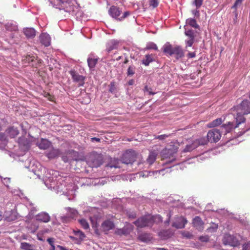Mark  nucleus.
<instances>
[{
	"mask_svg": "<svg viewBox=\"0 0 250 250\" xmlns=\"http://www.w3.org/2000/svg\"><path fill=\"white\" fill-rule=\"evenodd\" d=\"M234 110L236 112L235 119L237 125L245 122V115L250 113V102L247 100H243L241 103L234 107Z\"/></svg>",
	"mask_w": 250,
	"mask_h": 250,
	"instance_id": "nucleus-1",
	"label": "nucleus"
},
{
	"mask_svg": "<svg viewBox=\"0 0 250 250\" xmlns=\"http://www.w3.org/2000/svg\"><path fill=\"white\" fill-rule=\"evenodd\" d=\"M157 218L160 219L162 221L161 217L159 215L156 216L146 215L139 218L137 220L134 221L133 223L137 227L142 228L151 226Z\"/></svg>",
	"mask_w": 250,
	"mask_h": 250,
	"instance_id": "nucleus-2",
	"label": "nucleus"
},
{
	"mask_svg": "<svg viewBox=\"0 0 250 250\" xmlns=\"http://www.w3.org/2000/svg\"><path fill=\"white\" fill-rule=\"evenodd\" d=\"M163 51L170 56L174 55L176 59L181 58L184 56V51L181 46H173L169 43H167L163 46Z\"/></svg>",
	"mask_w": 250,
	"mask_h": 250,
	"instance_id": "nucleus-3",
	"label": "nucleus"
},
{
	"mask_svg": "<svg viewBox=\"0 0 250 250\" xmlns=\"http://www.w3.org/2000/svg\"><path fill=\"white\" fill-rule=\"evenodd\" d=\"M92 227L94 228L95 233L97 235H100L102 232H104L105 234H107L109 230L114 229L115 225L112 221L110 219H107L102 223L100 230L97 228L96 225L95 226L93 225Z\"/></svg>",
	"mask_w": 250,
	"mask_h": 250,
	"instance_id": "nucleus-4",
	"label": "nucleus"
},
{
	"mask_svg": "<svg viewBox=\"0 0 250 250\" xmlns=\"http://www.w3.org/2000/svg\"><path fill=\"white\" fill-rule=\"evenodd\" d=\"M86 162L89 167H97L103 163L102 156L96 153L90 154L86 158Z\"/></svg>",
	"mask_w": 250,
	"mask_h": 250,
	"instance_id": "nucleus-5",
	"label": "nucleus"
},
{
	"mask_svg": "<svg viewBox=\"0 0 250 250\" xmlns=\"http://www.w3.org/2000/svg\"><path fill=\"white\" fill-rule=\"evenodd\" d=\"M57 4L60 10H63L66 12L75 14V9L77 8L74 5L71 0H57Z\"/></svg>",
	"mask_w": 250,
	"mask_h": 250,
	"instance_id": "nucleus-6",
	"label": "nucleus"
},
{
	"mask_svg": "<svg viewBox=\"0 0 250 250\" xmlns=\"http://www.w3.org/2000/svg\"><path fill=\"white\" fill-rule=\"evenodd\" d=\"M136 158V152L132 149L127 150L122 157V162L125 164H132Z\"/></svg>",
	"mask_w": 250,
	"mask_h": 250,
	"instance_id": "nucleus-7",
	"label": "nucleus"
},
{
	"mask_svg": "<svg viewBox=\"0 0 250 250\" xmlns=\"http://www.w3.org/2000/svg\"><path fill=\"white\" fill-rule=\"evenodd\" d=\"M222 241L224 245L233 247H237L240 244L239 240L236 236L229 234H226L224 235Z\"/></svg>",
	"mask_w": 250,
	"mask_h": 250,
	"instance_id": "nucleus-8",
	"label": "nucleus"
},
{
	"mask_svg": "<svg viewBox=\"0 0 250 250\" xmlns=\"http://www.w3.org/2000/svg\"><path fill=\"white\" fill-rule=\"evenodd\" d=\"M178 150V146L175 145L167 146L162 152V157L164 159L170 158Z\"/></svg>",
	"mask_w": 250,
	"mask_h": 250,
	"instance_id": "nucleus-9",
	"label": "nucleus"
},
{
	"mask_svg": "<svg viewBox=\"0 0 250 250\" xmlns=\"http://www.w3.org/2000/svg\"><path fill=\"white\" fill-rule=\"evenodd\" d=\"M221 134L220 131L216 129H213L209 130L207 135L209 142L211 143L217 142L221 138Z\"/></svg>",
	"mask_w": 250,
	"mask_h": 250,
	"instance_id": "nucleus-10",
	"label": "nucleus"
},
{
	"mask_svg": "<svg viewBox=\"0 0 250 250\" xmlns=\"http://www.w3.org/2000/svg\"><path fill=\"white\" fill-rule=\"evenodd\" d=\"M23 61L25 63H31L32 66L36 68H37L42 62V60L38 59L35 56L30 55L26 56L23 59Z\"/></svg>",
	"mask_w": 250,
	"mask_h": 250,
	"instance_id": "nucleus-11",
	"label": "nucleus"
},
{
	"mask_svg": "<svg viewBox=\"0 0 250 250\" xmlns=\"http://www.w3.org/2000/svg\"><path fill=\"white\" fill-rule=\"evenodd\" d=\"M69 73L74 82L79 83L80 86H83L84 80V77L83 76L79 75L74 70H70Z\"/></svg>",
	"mask_w": 250,
	"mask_h": 250,
	"instance_id": "nucleus-12",
	"label": "nucleus"
},
{
	"mask_svg": "<svg viewBox=\"0 0 250 250\" xmlns=\"http://www.w3.org/2000/svg\"><path fill=\"white\" fill-rule=\"evenodd\" d=\"M185 34L188 37L186 41L187 46L191 47L194 42L195 37L194 32L192 30H188L185 31Z\"/></svg>",
	"mask_w": 250,
	"mask_h": 250,
	"instance_id": "nucleus-13",
	"label": "nucleus"
},
{
	"mask_svg": "<svg viewBox=\"0 0 250 250\" xmlns=\"http://www.w3.org/2000/svg\"><path fill=\"white\" fill-rule=\"evenodd\" d=\"M133 229V226L130 224H127L123 228L118 229L116 230L115 233L118 235H127L130 233Z\"/></svg>",
	"mask_w": 250,
	"mask_h": 250,
	"instance_id": "nucleus-14",
	"label": "nucleus"
},
{
	"mask_svg": "<svg viewBox=\"0 0 250 250\" xmlns=\"http://www.w3.org/2000/svg\"><path fill=\"white\" fill-rule=\"evenodd\" d=\"M192 224L197 230L201 231L204 229V223L201 218L199 216H196L192 220Z\"/></svg>",
	"mask_w": 250,
	"mask_h": 250,
	"instance_id": "nucleus-15",
	"label": "nucleus"
},
{
	"mask_svg": "<svg viewBox=\"0 0 250 250\" xmlns=\"http://www.w3.org/2000/svg\"><path fill=\"white\" fill-rule=\"evenodd\" d=\"M187 223L188 221L185 218L180 216L177 218L175 222L173 223L172 226L177 229H183L185 228Z\"/></svg>",
	"mask_w": 250,
	"mask_h": 250,
	"instance_id": "nucleus-16",
	"label": "nucleus"
},
{
	"mask_svg": "<svg viewBox=\"0 0 250 250\" xmlns=\"http://www.w3.org/2000/svg\"><path fill=\"white\" fill-rule=\"evenodd\" d=\"M121 12L120 8L115 6H112L108 10L109 15L117 20L119 18Z\"/></svg>",
	"mask_w": 250,
	"mask_h": 250,
	"instance_id": "nucleus-17",
	"label": "nucleus"
},
{
	"mask_svg": "<svg viewBox=\"0 0 250 250\" xmlns=\"http://www.w3.org/2000/svg\"><path fill=\"white\" fill-rule=\"evenodd\" d=\"M41 42L45 46L50 45L51 38L50 36L46 33H42L40 36Z\"/></svg>",
	"mask_w": 250,
	"mask_h": 250,
	"instance_id": "nucleus-18",
	"label": "nucleus"
},
{
	"mask_svg": "<svg viewBox=\"0 0 250 250\" xmlns=\"http://www.w3.org/2000/svg\"><path fill=\"white\" fill-rule=\"evenodd\" d=\"M5 132L11 138H15L19 134V130L17 127L14 126L9 127Z\"/></svg>",
	"mask_w": 250,
	"mask_h": 250,
	"instance_id": "nucleus-19",
	"label": "nucleus"
},
{
	"mask_svg": "<svg viewBox=\"0 0 250 250\" xmlns=\"http://www.w3.org/2000/svg\"><path fill=\"white\" fill-rule=\"evenodd\" d=\"M236 125H234L233 123L229 122L228 124H224L221 126L222 131L225 130L226 133L230 132L233 129L237 127L239 125H237V123Z\"/></svg>",
	"mask_w": 250,
	"mask_h": 250,
	"instance_id": "nucleus-20",
	"label": "nucleus"
},
{
	"mask_svg": "<svg viewBox=\"0 0 250 250\" xmlns=\"http://www.w3.org/2000/svg\"><path fill=\"white\" fill-rule=\"evenodd\" d=\"M51 145V143L48 140L42 138L40 142L38 143V146L41 149H46L48 148Z\"/></svg>",
	"mask_w": 250,
	"mask_h": 250,
	"instance_id": "nucleus-21",
	"label": "nucleus"
},
{
	"mask_svg": "<svg viewBox=\"0 0 250 250\" xmlns=\"http://www.w3.org/2000/svg\"><path fill=\"white\" fill-rule=\"evenodd\" d=\"M36 219L39 221L47 223L50 221V217L48 214L45 212H42L39 213L36 216Z\"/></svg>",
	"mask_w": 250,
	"mask_h": 250,
	"instance_id": "nucleus-22",
	"label": "nucleus"
},
{
	"mask_svg": "<svg viewBox=\"0 0 250 250\" xmlns=\"http://www.w3.org/2000/svg\"><path fill=\"white\" fill-rule=\"evenodd\" d=\"M23 32L27 38H33L36 35V31L33 28H24Z\"/></svg>",
	"mask_w": 250,
	"mask_h": 250,
	"instance_id": "nucleus-23",
	"label": "nucleus"
},
{
	"mask_svg": "<svg viewBox=\"0 0 250 250\" xmlns=\"http://www.w3.org/2000/svg\"><path fill=\"white\" fill-rule=\"evenodd\" d=\"M60 154L59 149L53 148L46 154V156L49 159H53L58 157Z\"/></svg>",
	"mask_w": 250,
	"mask_h": 250,
	"instance_id": "nucleus-24",
	"label": "nucleus"
},
{
	"mask_svg": "<svg viewBox=\"0 0 250 250\" xmlns=\"http://www.w3.org/2000/svg\"><path fill=\"white\" fill-rule=\"evenodd\" d=\"M157 153L155 151L150 152L146 161L149 165H152L156 160Z\"/></svg>",
	"mask_w": 250,
	"mask_h": 250,
	"instance_id": "nucleus-25",
	"label": "nucleus"
},
{
	"mask_svg": "<svg viewBox=\"0 0 250 250\" xmlns=\"http://www.w3.org/2000/svg\"><path fill=\"white\" fill-rule=\"evenodd\" d=\"M118 45V42L115 41H111L107 43L106 50L108 52H109L114 49H117Z\"/></svg>",
	"mask_w": 250,
	"mask_h": 250,
	"instance_id": "nucleus-26",
	"label": "nucleus"
},
{
	"mask_svg": "<svg viewBox=\"0 0 250 250\" xmlns=\"http://www.w3.org/2000/svg\"><path fill=\"white\" fill-rule=\"evenodd\" d=\"M222 118H217L207 124V126L208 128L214 127L220 125L222 123Z\"/></svg>",
	"mask_w": 250,
	"mask_h": 250,
	"instance_id": "nucleus-27",
	"label": "nucleus"
},
{
	"mask_svg": "<svg viewBox=\"0 0 250 250\" xmlns=\"http://www.w3.org/2000/svg\"><path fill=\"white\" fill-rule=\"evenodd\" d=\"M159 236L164 239L169 238L173 235V232L169 230H163L159 232Z\"/></svg>",
	"mask_w": 250,
	"mask_h": 250,
	"instance_id": "nucleus-28",
	"label": "nucleus"
},
{
	"mask_svg": "<svg viewBox=\"0 0 250 250\" xmlns=\"http://www.w3.org/2000/svg\"><path fill=\"white\" fill-rule=\"evenodd\" d=\"M138 239L141 242H146L150 240L151 236L148 233H142L138 236Z\"/></svg>",
	"mask_w": 250,
	"mask_h": 250,
	"instance_id": "nucleus-29",
	"label": "nucleus"
},
{
	"mask_svg": "<svg viewBox=\"0 0 250 250\" xmlns=\"http://www.w3.org/2000/svg\"><path fill=\"white\" fill-rule=\"evenodd\" d=\"M194 142L198 147L200 145H206L208 142H209V140L207 137V138L205 137H201L194 140Z\"/></svg>",
	"mask_w": 250,
	"mask_h": 250,
	"instance_id": "nucleus-30",
	"label": "nucleus"
},
{
	"mask_svg": "<svg viewBox=\"0 0 250 250\" xmlns=\"http://www.w3.org/2000/svg\"><path fill=\"white\" fill-rule=\"evenodd\" d=\"M21 248L23 250H35L34 246L27 242H22L21 244Z\"/></svg>",
	"mask_w": 250,
	"mask_h": 250,
	"instance_id": "nucleus-31",
	"label": "nucleus"
},
{
	"mask_svg": "<svg viewBox=\"0 0 250 250\" xmlns=\"http://www.w3.org/2000/svg\"><path fill=\"white\" fill-rule=\"evenodd\" d=\"M67 216L71 218H74L77 217L78 215V211L74 209L70 208H67Z\"/></svg>",
	"mask_w": 250,
	"mask_h": 250,
	"instance_id": "nucleus-32",
	"label": "nucleus"
},
{
	"mask_svg": "<svg viewBox=\"0 0 250 250\" xmlns=\"http://www.w3.org/2000/svg\"><path fill=\"white\" fill-rule=\"evenodd\" d=\"M98 59L88 58L87 59V62L89 67L90 69L94 68L97 63Z\"/></svg>",
	"mask_w": 250,
	"mask_h": 250,
	"instance_id": "nucleus-33",
	"label": "nucleus"
},
{
	"mask_svg": "<svg viewBox=\"0 0 250 250\" xmlns=\"http://www.w3.org/2000/svg\"><path fill=\"white\" fill-rule=\"evenodd\" d=\"M196 147H197V145H196L194 141H193L191 144L187 145L186 146L183 151L184 152H190L194 149L195 148H196Z\"/></svg>",
	"mask_w": 250,
	"mask_h": 250,
	"instance_id": "nucleus-34",
	"label": "nucleus"
},
{
	"mask_svg": "<svg viewBox=\"0 0 250 250\" xmlns=\"http://www.w3.org/2000/svg\"><path fill=\"white\" fill-rule=\"evenodd\" d=\"M203 0H194L193 2V3L195 5L197 10L196 11H193V12L195 14H196L197 13H199V10H198V9L200 8V7L202 6L203 4Z\"/></svg>",
	"mask_w": 250,
	"mask_h": 250,
	"instance_id": "nucleus-35",
	"label": "nucleus"
},
{
	"mask_svg": "<svg viewBox=\"0 0 250 250\" xmlns=\"http://www.w3.org/2000/svg\"><path fill=\"white\" fill-rule=\"evenodd\" d=\"M187 23L195 28L199 27V25L197 23L196 21L194 19H188L187 20Z\"/></svg>",
	"mask_w": 250,
	"mask_h": 250,
	"instance_id": "nucleus-36",
	"label": "nucleus"
},
{
	"mask_svg": "<svg viewBox=\"0 0 250 250\" xmlns=\"http://www.w3.org/2000/svg\"><path fill=\"white\" fill-rule=\"evenodd\" d=\"M153 61V58L151 55H146L145 59L143 60V63L145 65H148L150 62Z\"/></svg>",
	"mask_w": 250,
	"mask_h": 250,
	"instance_id": "nucleus-37",
	"label": "nucleus"
},
{
	"mask_svg": "<svg viewBox=\"0 0 250 250\" xmlns=\"http://www.w3.org/2000/svg\"><path fill=\"white\" fill-rule=\"evenodd\" d=\"M181 234L183 237L188 238V239H193V234L190 232L189 231H183L181 232Z\"/></svg>",
	"mask_w": 250,
	"mask_h": 250,
	"instance_id": "nucleus-38",
	"label": "nucleus"
},
{
	"mask_svg": "<svg viewBox=\"0 0 250 250\" xmlns=\"http://www.w3.org/2000/svg\"><path fill=\"white\" fill-rule=\"evenodd\" d=\"M79 222L84 229H89V224L85 219H81L79 220Z\"/></svg>",
	"mask_w": 250,
	"mask_h": 250,
	"instance_id": "nucleus-39",
	"label": "nucleus"
},
{
	"mask_svg": "<svg viewBox=\"0 0 250 250\" xmlns=\"http://www.w3.org/2000/svg\"><path fill=\"white\" fill-rule=\"evenodd\" d=\"M135 67L134 65H130L127 69V74L128 76H133L135 73Z\"/></svg>",
	"mask_w": 250,
	"mask_h": 250,
	"instance_id": "nucleus-40",
	"label": "nucleus"
},
{
	"mask_svg": "<svg viewBox=\"0 0 250 250\" xmlns=\"http://www.w3.org/2000/svg\"><path fill=\"white\" fill-rule=\"evenodd\" d=\"M74 232L75 234L79 236V238L81 240H83L85 237L84 234L80 230H74Z\"/></svg>",
	"mask_w": 250,
	"mask_h": 250,
	"instance_id": "nucleus-41",
	"label": "nucleus"
},
{
	"mask_svg": "<svg viewBox=\"0 0 250 250\" xmlns=\"http://www.w3.org/2000/svg\"><path fill=\"white\" fill-rule=\"evenodd\" d=\"M150 6L152 7L153 8H156L158 6L159 4V0H149V2Z\"/></svg>",
	"mask_w": 250,
	"mask_h": 250,
	"instance_id": "nucleus-42",
	"label": "nucleus"
},
{
	"mask_svg": "<svg viewBox=\"0 0 250 250\" xmlns=\"http://www.w3.org/2000/svg\"><path fill=\"white\" fill-rule=\"evenodd\" d=\"M199 239L202 242H208L209 241V237L207 235H202L199 237Z\"/></svg>",
	"mask_w": 250,
	"mask_h": 250,
	"instance_id": "nucleus-43",
	"label": "nucleus"
},
{
	"mask_svg": "<svg viewBox=\"0 0 250 250\" xmlns=\"http://www.w3.org/2000/svg\"><path fill=\"white\" fill-rule=\"evenodd\" d=\"M143 90L145 93L147 92L150 95H154L155 94V92H153L152 91V88L151 87H149L147 85L145 86Z\"/></svg>",
	"mask_w": 250,
	"mask_h": 250,
	"instance_id": "nucleus-44",
	"label": "nucleus"
},
{
	"mask_svg": "<svg viewBox=\"0 0 250 250\" xmlns=\"http://www.w3.org/2000/svg\"><path fill=\"white\" fill-rule=\"evenodd\" d=\"M109 87H110L109 90V92H110L112 93H114L116 89L115 83L111 82L110 84Z\"/></svg>",
	"mask_w": 250,
	"mask_h": 250,
	"instance_id": "nucleus-45",
	"label": "nucleus"
},
{
	"mask_svg": "<svg viewBox=\"0 0 250 250\" xmlns=\"http://www.w3.org/2000/svg\"><path fill=\"white\" fill-rule=\"evenodd\" d=\"M243 0H236L231 8L234 9L235 10L237 9L238 6L242 4Z\"/></svg>",
	"mask_w": 250,
	"mask_h": 250,
	"instance_id": "nucleus-46",
	"label": "nucleus"
},
{
	"mask_svg": "<svg viewBox=\"0 0 250 250\" xmlns=\"http://www.w3.org/2000/svg\"><path fill=\"white\" fill-rule=\"evenodd\" d=\"M126 215L129 218L134 219L136 217V213L135 212L130 211L126 212Z\"/></svg>",
	"mask_w": 250,
	"mask_h": 250,
	"instance_id": "nucleus-47",
	"label": "nucleus"
},
{
	"mask_svg": "<svg viewBox=\"0 0 250 250\" xmlns=\"http://www.w3.org/2000/svg\"><path fill=\"white\" fill-rule=\"evenodd\" d=\"M43 95L44 97L46 98L48 100L50 101H53L54 99V96L51 95L50 93L44 92Z\"/></svg>",
	"mask_w": 250,
	"mask_h": 250,
	"instance_id": "nucleus-48",
	"label": "nucleus"
},
{
	"mask_svg": "<svg viewBox=\"0 0 250 250\" xmlns=\"http://www.w3.org/2000/svg\"><path fill=\"white\" fill-rule=\"evenodd\" d=\"M130 12L129 11H126L123 14V15L120 18H119L118 19V20L121 21L125 19V18H126L127 16H128L130 15Z\"/></svg>",
	"mask_w": 250,
	"mask_h": 250,
	"instance_id": "nucleus-49",
	"label": "nucleus"
},
{
	"mask_svg": "<svg viewBox=\"0 0 250 250\" xmlns=\"http://www.w3.org/2000/svg\"><path fill=\"white\" fill-rule=\"evenodd\" d=\"M243 250H250V241L243 245Z\"/></svg>",
	"mask_w": 250,
	"mask_h": 250,
	"instance_id": "nucleus-50",
	"label": "nucleus"
},
{
	"mask_svg": "<svg viewBox=\"0 0 250 250\" xmlns=\"http://www.w3.org/2000/svg\"><path fill=\"white\" fill-rule=\"evenodd\" d=\"M169 135L163 134V135H159V136L156 137L155 138L162 140H164L166 138L169 137Z\"/></svg>",
	"mask_w": 250,
	"mask_h": 250,
	"instance_id": "nucleus-51",
	"label": "nucleus"
},
{
	"mask_svg": "<svg viewBox=\"0 0 250 250\" xmlns=\"http://www.w3.org/2000/svg\"><path fill=\"white\" fill-rule=\"evenodd\" d=\"M148 49H154V50H158V47L156 45V44L155 43H152L148 47Z\"/></svg>",
	"mask_w": 250,
	"mask_h": 250,
	"instance_id": "nucleus-52",
	"label": "nucleus"
},
{
	"mask_svg": "<svg viewBox=\"0 0 250 250\" xmlns=\"http://www.w3.org/2000/svg\"><path fill=\"white\" fill-rule=\"evenodd\" d=\"M196 56V54L194 52H189L188 54H187V57L188 58H194Z\"/></svg>",
	"mask_w": 250,
	"mask_h": 250,
	"instance_id": "nucleus-53",
	"label": "nucleus"
},
{
	"mask_svg": "<svg viewBox=\"0 0 250 250\" xmlns=\"http://www.w3.org/2000/svg\"><path fill=\"white\" fill-rule=\"evenodd\" d=\"M6 137L5 135L3 133H0V141H5L6 140Z\"/></svg>",
	"mask_w": 250,
	"mask_h": 250,
	"instance_id": "nucleus-54",
	"label": "nucleus"
},
{
	"mask_svg": "<svg viewBox=\"0 0 250 250\" xmlns=\"http://www.w3.org/2000/svg\"><path fill=\"white\" fill-rule=\"evenodd\" d=\"M47 241L48 242V243L50 244V245H54V239L53 238H48L47 239Z\"/></svg>",
	"mask_w": 250,
	"mask_h": 250,
	"instance_id": "nucleus-55",
	"label": "nucleus"
},
{
	"mask_svg": "<svg viewBox=\"0 0 250 250\" xmlns=\"http://www.w3.org/2000/svg\"><path fill=\"white\" fill-rule=\"evenodd\" d=\"M91 140L92 142L96 141V142H100V140H101L100 138H96V137L91 138Z\"/></svg>",
	"mask_w": 250,
	"mask_h": 250,
	"instance_id": "nucleus-56",
	"label": "nucleus"
},
{
	"mask_svg": "<svg viewBox=\"0 0 250 250\" xmlns=\"http://www.w3.org/2000/svg\"><path fill=\"white\" fill-rule=\"evenodd\" d=\"M134 81L133 79H131L128 82V84L129 85H132L134 84Z\"/></svg>",
	"mask_w": 250,
	"mask_h": 250,
	"instance_id": "nucleus-57",
	"label": "nucleus"
},
{
	"mask_svg": "<svg viewBox=\"0 0 250 250\" xmlns=\"http://www.w3.org/2000/svg\"><path fill=\"white\" fill-rule=\"evenodd\" d=\"M57 247L59 248L60 250H68L65 248L60 245H58Z\"/></svg>",
	"mask_w": 250,
	"mask_h": 250,
	"instance_id": "nucleus-58",
	"label": "nucleus"
},
{
	"mask_svg": "<svg viewBox=\"0 0 250 250\" xmlns=\"http://www.w3.org/2000/svg\"><path fill=\"white\" fill-rule=\"evenodd\" d=\"M234 13L235 14V19H234V20H235V19L236 20L237 19V16H238V12L237 11V9L235 10Z\"/></svg>",
	"mask_w": 250,
	"mask_h": 250,
	"instance_id": "nucleus-59",
	"label": "nucleus"
},
{
	"mask_svg": "<svg viewBox=\"0 0 250 250\" xmlns=\"http://www.w3.org/2000/svg\"><path fill=\"white\" fill-rule=\"evenodd\" d=\"M55 250V247L54 245H51V248L50 249V250Z\"/></svg>",
	"mask_w": 250,
	"mask_h": 250,
	"instance_id": "nucleus-60",
	"label": "nucleus"
},
{
	"mask_svg": "<svg viewBox=\"0 0 250 250\" xmlns=\"http://www.w3.org/2000/svg\"><path fill=\"white\" fill-rule=\"evenodd\" d=\"M128 62V59L127 58H125V61H124V63L125 64L127 63Z\"/></svg>",
	"mask_w": 250,
	"mask_h": 250,
	"instance_id": "nucleus-61",
	"label": "nucleus"
},
{
	"mask_svg": "<svg viewBox=\"0 0 250 250\" xmlns=\"http://www.w3.org/2000/svg\"><path fill=\"white\" fill-rule=\"evenodd\" d=\"M2 213L0 211V221L2 219Z\"/></svg>",
	"mask_w": 250,
	"mask_h": 250,
	"instance_id": "nucleus-62",
	"label": "nucleus"
},
{
	"mask_svg": "<svg viewBox=\"0 0 250 250\" xmlns=\"http://www.w3.org/2000/svg\"><path fill=\"white\" fill-rule=\"evenodd\" d=\"M121 58H122V56H119L117 58H116V60L119 61V60H121Z\"/></svg>",
	"mask_w": 250,
	"mask_h": 250,
	"instance_id": "nucleus-63",
	"label": "nucleus"
},
{
	"mask_svg": "<svg viewBox=\"0 0 250 250\" xmlns=\"http://www.w3.org/2000/svg\"><path fill=\"white\" fill-rule=\"evenodd\" d=\"M158 250H167L164 248H158Z\"/></svg>",
	"mask_w": 250,
	"mask_h": 250,
	"instance_id": "nucleus-64",
	"label": "nucleus"
}]
</instances>
